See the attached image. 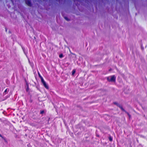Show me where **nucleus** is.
Masks as SVG:
<instances>
[{
	"label": "nucleus",
	"mask_w": 147,
	"mask_h": 147,
	"mask_svg": "<svg viewBox=\"0 0 147 147\" xmlns=\"http://www.w3.org/2000/svg\"><path fill=\"white\" fill-rule=\"evenodd\" d=\"M107 80L109 82H115L116 80V77L115 75L108 77L107 78Z\"/></svg>",
	"instance_id": "f257e3e1"
},
{
	"label": "nucleus",
	"mask_w": 147,
	"mask_h": 147,
	"mask_svg": "<svg viewBox=\"0 0 147 147\" xmlns=\"http://www.w3.org/2000/svg\"><path fill=\"white\" fill-rule=\"evenodd\" d=\"M25 3L27 5L30 7H31L32 6L31 1L30 0H26Z\"/></svg>",
	"instance_id": "f03ea898"
},
{
	"label": "nucleus",
	"mask_w": 147,
	"mask_h": 147,
	"mask_svg": "<svg viewBox=\"0 0 147 147\" xmlns=\"http://www.w3.org/2000/svg\"><path fill=\"white\" fill-rule=\"evenodd\" d=\"M114 104L116 105L118 107H119L122 111L124 109L123 108L122 106H121L120 105L118 104L116 102H113Z\"/></svg>",
	"instance_id": "7ed1b4c3"
},
{
	"label": "nucleus",
	"mask_w": 147,
	"mask_h": 147,
	"mask_svg": "<svg viewBox=\"0 0 147 147\" xmlns=\"http://www.w3.org/2000/svg\"><path fill=\"white\" fill-rule=\"evenodd\" d=\"M44 87L47 89H48L49 87L48 85L46 83L45 81L42 83Z\"/></svg>",
	"instance_id": "20e7f679"
},
{
	"label": "nucleus",
	"mask_w": 147,
	"mask_h": 147,
	"mask_svg": "<svg viewBox=\"0 0 147 147\" xmlns=\"http://www.w3.org/2000/svg\"><path fill=\"white\" fill-rule=\"evenodd\" d=\"M122 111L126 113L127 115L128 116L129 118H130L131 117V115L129 114V113L126 111L124 109H123Z\"/></svg>",
	"instance_id": "39448f33"
},
{
	"label": "nucleus",
	"mask_w": 147,
	"mask_h": 147,
	"mask_svg": "<svg viewBox=\"0 0 147 147\" xmlns=\"http://www.w3.org/2000/svg\"><path fill=\"white\" fill-rule=\"evenodd\" d=\"M0 137H1L2 139H3L4 140L5 142H7V141H6V138H5L3 136L0 134Z\"/></svg>",
	"instance_id": "423d86ee"
},
{
	"label": "nucleus",
	"mask_w": 147,
	"mask_h": 147,
	"mask_svg": "<svg viewBox=\"0 0 147 147\" xmlns=\"http://www.w3.org/2000/svg\"><path fill=\"white\" fill-rule=\"evenodd\" d=\"M9 90H7V89H6L3 92V94L5 95L6 94V93L9 91Z\"/></svg>",
	"instance_id": "0eeeda50"
},
{
	"label": "nucleus",
	"mask_w": 147,
	"mask_h": 147,
	"mask_svg": "<svg viewBox=\"0 0 147 147\" xmlns=\"http://www.w3.org/2000/svg\"><path fill=\"white\" fill-rule=\"evenodd\" d=\"M76 72V70L75 69H74L72 72V76H74Z\"/></svg>",
	"instance_id": "6e6552de"
},
{
	"label": "nucleus",
	"mask_w": 147,
	"mask_h": 147,
	"mask_svg": "<svg viewBox=\"0 0 147 147\" xmlns=\"http://www.w3.org/2000/svg\"><path fill=\"white\" fill-rule=\"evenodd\" d=\"M26 90L27 92H28L29 90V86L27 84H26Z\"/></svg>",
	"instance_id": "1a4fd4ad"
},
{
	"label": "nucleus",
	"mask_w": 147,
	"mask_h": 147,
	"mask_svg": "<svg viewBox=\"0 0 147 147\" xmlns=\"http://www.w3.org/2000/svg\"><path fill=\"white\" fill-rule=\"evenodd\" d=\"M109 139L110 141L112 142L113 141V138L111 136L109 137Z\"/></svg>",
	"instance_id": "9d476101"
},
{
	"label": "nucleus",
	"mask_w": 147,
	"mask_h": 147,
	"mask_svg": "<svg viewBox=\"0 0 147 147\" xmlns=\"http://www.w3.org/2000/svg\"><path fill=\"white\" fill-rule=\"evenodd\" d=\"M40 79H41V82L42 83L45 82V81H44L43 78L42 77L40 78Z\"/></svg>",
	"instance_id": "9b49d317"
},
{
	"label": "nucleus",
	"mask_w": 147,
	"mask_h": 147,
	"mask_svg": "<svg viewBox=\"0 0 147 147\" xmlns=\"http://www.w3.org/2000/svg\"><path fill=\"white\" fill-rule=\"evenodd\" d=\"M45 113V111L44 110L41 111H40V113L41 114H43Z\"/></svg>",
	"instance_id": "f8f14e48"
},
{
	"label": "nucleus",
	"mask_w": 147,
	"mask_h": 147,
	"mask_svg": "<svg viewBox=\"0 0 147 147\" xmlns=\"http://www.w3.org/2000/svg\"><path fill=\"white\" fill-rule=\"evenodd\" d=\"M64 18L65 19V20H66L67 21H69L70 20L69 19L66 17H65Z\"/></svg>",
	"instance_id": "ddd939ff"
},
{
	"label": "nucleus",
	"mask_w": 147,
	"mask_h": 147,
	"mask_svg": "<svg viewBox=\"0 0 147 147\" xmlns=\"http://www.w3.org/2000/svg\"><path fill=\"white\" fill-rule=\"evenodd\" d=\"M59 57L60 58H62L63 57V55L62 54H61L59 55Z\"/></svg>",
	"instance_id": "4468645a"
},
{
	"label": "nucleus",
	"mask_w": 147,
	"mask_h": 147,
	"mask_svg": "<svg viewBox=\"0 0 147 147\" xmlns=\"http://www.w3.org/2000/svg\"><path fill=\"white\" fill-rule=\"evenodd\" d=\"M38 76L40 78L42 77V76H41L40 75V74L39 72L38 71Z\"/></svg>",
	"instance_id": "2eb2a0df"
},
{
	"label": "nucleus",
	"mask_w": 147,
	"mask_h": 147,
	"mask_svg": "<svg viewBox=\"0 0 147 147\" xmlns=\"http://www.w3.org/2000/svg\"><path fill=\"white\" fill-rule=\"evenodd\" d=\"M22 48L24 52V48L23 47H22Z\"/></svg>",
	"instance_id": "dca6fc26"
},
{
	"label": "nucleus",
	"mask_w": 147,
	"mask_h": 147,
	"mask_svg": "<svg viewBox=\"0 0 147 147\" xmlns=\"http://www.w3.org/2000/svg\"><path fill=\"white\" fill-rule=\"evenodd\" d=\"M141 49H142V50H143V49H144L143 47H142V46H141Z\"/></svg>",
	"instance_id": "f3484780"
},
{
	"label": "nucleus",
	"mask_w": 147,
	"mask_h": 147,
	"mask_svg": "<svg viewBox=\"0 0 147 147\" xmlns=\"http://www.w3.org/2000/svg\"><path fill=\"white\" fill-rule=\"evenodd\" d=\"M5 31L6 32H7V30L6 28H5Z\"/></svg>",
	"instance_id": "a211bd4d"
},
{
	"label": "nucleus",
	"mask_w": 147,
	"mask_h": 147,
	"mask_svg": "<svg viewBox=\"0 0 147 147\" xmlns=\"http://www.w3.org/2000/svg\"><path fill=\"white\" fill-rule=\"evenodd\" d=\"M30 102H32V100H30Z\"/></svg>",
	"instance_id": "6ab92c4d"
},
{
	"label": "nucleus",
	"mask_w": 147,
	"mask_h": 147,
	"mask_svg": "<svg viewBox=\"0 0 147 147\" xmlns=\"http://www.w3.org/2000/svg\"><path fill=\"white\" fill-rule=\"evenodd\" d=\"M111 69H110L109 70V71H110L111 70Z\"/></svg>",
	"instance_id": "aec40b11"
},
{
	"label": "nucleus",
	"mask_w": 147,
	"mask_h": 147,
	"mask_svg": "<svg viewBox=\"0 0 147 147\" xmlns=\"http://www.w3.org/2000/svg\"><path fill=\"white\" fill-rule=\"evenodd\" d=\"M97 136L98 137L99 136V135H97Z\"/></svg>",
	"instance_id": "412c9836"
},
{
	"label": "nucleus",
	"mask_w": 147,
	"mask_h": 147,
	"mask_svg": "<svg viewBox=\"0 0 147 147\" xmlns=\"http://www.w3.org/2000/svg\"><path fill=\"white\" fill-rule=\"evenodd\" d=\"M144 117H145V115H144Z\"/></svg>",
	"instance_id": "4be33fe9"
},
{
	"label": "nucleus",
	"mask_w": 147,
	"mask_h": 147,
	"mask_svg": "<svg viewBox=\"0 0 147 147\" xmlns=\"http://www.w3.org/2000/svg\"><path fill=\"white\" fill-rule=\"evenodd\" d=\"M34 38H35V37H34Z\"/></svg>",
	"instance_id": "5701e85b"
}]
</instances>
